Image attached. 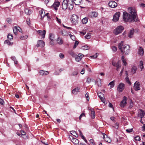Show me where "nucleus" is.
<instances>
[{"instance_id":"1","label":"nucleus","mask_w":145,"mask_h":145,"mask_svg":"<svg viewBox=\"0 0 145 145\" xmlns=\"http://www.w3.org/2000/svg\"><path fill=\"white\" fill-rule=\"evenodd\" d=\"M129 14L125 12L123 13V18L125 22H137L138 20V18L137 17V12L134 8L131 7L128 8Z\"/></svg>"},{"instance_id":"2","label":"nucleus","mask_w":145,"mask_h":145,"mask_svg":"<svg viewBox=\"0 0 145 145\" xmlns=\"http://www.w3.org/2000/svg\"><path fill=\"white\" fill-rule=\"evenodd\" d=\"M118 48L123 54L128 55L130 52V46L128 44L124 45L123 41L119 44Z\"/></svg>"},{"instance_id":"3","label":"nucleus","mask_w":145,"mask_h":145,"mask_svg":"<svg viewBox=\"0 0 145 145\" xmlns=\"http://www.w3.org/2000/svg\"><path fill=\"white\" fill-rule=\"evenodd\" d=\"M78 17L75 14L72 15L71 18V22L74 25L77 24L78 22Z\"/></svg>"},{"instance_id":"4","label":"nucleus","mask_w":145,"mask_h":145,"mask_svg":"<svg viewBox=\"0 0 145 145\" xmlns=\"http://www.w3.org/2000/svg\"><path fill=\"white\" fill-rule=\"evenodd\" d=\"M124 29L123 27L122 26H119L114 29V33L116 35H117L121 33Z\"/></svg>"},{"instance_id":"5","label":"nucleus","mask_w":145,"mask_h":145,"mask_svg":"<svg viewBox=\"0 0 145 145\" xmlns=\"http://www.w3.org/2000/svg\"><path fill=\"white\" fill-rule=\"evenodd\" d=\"M67 4L68 6V8L69 10H72L74 7V2L73 0H67Z\"/></svg>"},{"instance_id":"6","label":"nucleus","mask_w":145,"mask_h":145,"mask_svg":"<svg viewBox=\"0 0 145 145\" xmlns=\"http://www.w3.org/2000/svg\"><path fill=\"white\" fill-rule=\"evenodd\" d=\"M127 98L125 96H124L122 100L121 101L120 104V106L121 107L123 108L127 104Z\"/></svg>"},{"instance_id":"7","label":"nucleus","mask_w":145,"mask_h":145,"mask_svg":"<svg viewBox=\"0 0 145 145\" xmlns=\"http://www.w3.org/2000/svg\"><path fill=\"white\" fill-rule=\"evenodd\" d=\"M120 12H116L114 15L113 20L114 22L118 21L120 16Z\"/></svg>"},{"instance_id":"8","label":"nucleus","mask_w":145,"mask_h":145,"mask_svg":"<svg viewBox=\"0 0 145 145\" xmlns=\"http://www.w3.org/2000/svg\"><path fill=\"white\" fill-rule=\"evenodd\" d=\"M125 85L123 83H120L118 85L117 89L119 92H122L124 89Z\"/></svg>"},{"instance_id":"9","label":"nucleus","mask_w":145,"mask_h":145,"mask_svg":"<svg viewBox=\"0 0 145 145\" xmlns=\"http://www.w3.org/2000/svg\"><path fill=\"white\" fill-rule=\"evenodd\" d=\"M145 114V112L142 110H139L138 112V117H140L141 119L143 118Z\"/></svg>"},{"instance_id":"10","label":"nucleus","mask_w":145,"mask_h":145,"mask_svg":"<svg viewBox=\"0 0 145 145\" xmlns=\"http://www.w3.org/2000/svg\"><path fill=\"white\" fill-rule=\"evenodd\" d=\"M112 64L113 66L117 67L116 70L117 71H118L119 69L121 67L120 63V61H118L116 63L113 61H112Z\"/></svg>"},{"instance_id":"11","label":"nucleus","mask_w":145,"mask_h":145,"mask_svg":"<svg viewBox=\"0 0 145 145\" xmlns=\"http://www.w3.org/2000/svg\"><path fill=\"white\" fill-rule=\"evenodd\" d=\"M62 8L63 10H65L68 6L67 4V0H64L62 3Z\"/></svg>"},{"instance_id":"12","label":"nucleus","mask_w":145,"mask_h":145,"mask_svg":"<svg viewBox=\"0 0 145 145\" xmlns=\"http://www.w3.org/2000/svg\"><path fill=\"white\" fill-rule=\"evenodd\" d=\"M13 31L14 33L16 35L17 34V33L19 31L20 32H22V29L19 27L15 26L13 27Z\"/></svg>"},{"instance_id":"13","label":"nucleus","mask_w":145,"mask_h":145,"mask_svg":"<svg viewBox=\"0 0 145 145\" xmlns=\"http://www.w3.org/2000/svg\"><path fill=\"white\" fill-rule=\"evenodd\" d=\"M37 32L39 34L42 36V39H43L45 38L46 33V31L45 30H44L43 31L38 30L37 31Z\"/></svg>"},{"instance_id":"14","label":"nucleus","mask_w":145,"mask_h":145,"mask_svg":"<svg viewBox=\"0 0 145 145\" xmlns=\"http://www.w3.org/2000/svg\"><path fill=\"white\" fill-rule=\"evenodd\" d=\"M140 84L138 82L136 81L134 84V88L136 91L139 90L140 89Z\"/></svg>"},{"instance_id":"15","label":"nucleus","mask_w":145,"mask_h":145,"mask_svg":"<svg viewBox=\"0 0 145 145\" xmlns=\"http://www.w3.org/2000/svg\"><path fill=\"white\" fill-rule=\"evenodd\" d=\"M98 13L96 12H93L89 13V16L91 18H96L98 16Z\"/></svg>"},{"instance_id":"16","label":"nucleus","mask_w":145,"mask_h":145,"mask_svg":"<svg viewBox=\"0 0 145 145\" xmlns=\"http://www.w3.org/2000/svg\"><path fill=\"white\" fill-rule=\"evenodd\" d=\"M109 6L112 8H114L117 5V3L114 1H112L110 2L108 4Z\"/></svg>"},{"instance_id":"17","label":"nucleus","mask_w":145,"mask_h":145,"mask_svg":"<svg viewBox=\"0 0 145 145\" xmlns=\"http://www.w3.org/2000/svg\"><path fill=\"white\" fill-rule=\"evenodd\" d=\"M59 2L58 1H55L52 6V7H54L56 10H57V8L59 7Z\"/></svg>"},{"instance_id":"18","label":"nucleus","mask_w":145,"mask_h":145,"mask_svg":"<svg viewBox=\"0 0 145 145\" xmlns=\"http://www.w3.org/2000/svg\"><path fill=\"white\" fill-rule=\"evenodd\" d=\"M103 135L104 139L105 141L108 143H110L111 142V139H110V138L108 137L106 135L105 133H104L103 134Z\"/></svg>"},{"instance_id":"19","label":"nucleus","mask_w":145,"mask_h":145,"mask_svg":"<svg viewBox=\"0 0 145 145\" xmlns=\"http://www.w3.org/2000/svg\"><path fill=\"white\" fill-rule=\"evenodd\" d=\"M98 96L99 97L101 101L104 103H105V100L104 99V95L100 92L97 93Z\"/></svg>"},{"instance_id":"20","label":"nucleus","mask_w":145,"mask_h":145,"mask_svg":"<svg viewBox=\"0 0 145 145\" xmlns=\"http://www.w3.org/2000/svg\"><path fill=\"white\" fill-rule=\"evenodd\" d=\"M83 57V55L81 54H79L75 58V60L79 62L81 60Z\"/></svg>"},{"instance_id":"21","label":"nucleus","mask_w":145,"mask_h":145,"mask_svg":"<svg viewBox=\"0 0 145 145\" xmlns=\"http://www.w3.org/2000/svg\"><path fill=\"white\" fill-rule=\"evenodd\" d=\"M39 74L42 76H45L48 75L49 73L48 71H45L40 70L39 72Z\"/></svg>"},{"instance_id":"22","label":"nucleus","mask_w":145,"mask_h":145,"mask_svg":"<svg viewBox=\"0 0 145 145\" xmlns=\"http://www.w3.org/2000/svg\"><path fill=\"white\" fill-rule=\"evenodd\" d=\"M57 43L59 45H61L63 42V40L62 38L58 37L56 40Z\"/></svg>"},{"instance_id":"23","label":"nucleus","mask_w":145,"mask_h":145,"mask_svg":"<svg viewBox=\"0 0 145 145\" xmlns=\"http://www.w3.org/2000/svg\"><path fill=\"white\" fill-rule=\"evenodd\" d=\"M45 45L44 42L42 40H40L38 41L37 43V46H40L42 47H44Z\"/></svg>"},{"instance_id":"24","label":"nucleus","mask_w":145,"mask_h":145,"mask_svg":"<svg viewBox=\"0 0 145 145\" xmlns=\"http://www.w3.org/2000/svg\"><path fill=\"white\" fill-rule=\"evenodd\" d=\"M71 141L75 145H78V140L76 138H72Z\"/></svg>"},{"instance_id":"25","label":"nucleus","mask_w":145,"mask_h":145,"mask_svg":"<svg viewBox=\"0 0 145 145\" xmlns=\"http://www.w3.org/2000/svg\"><path fill=\"white\" fill-rule=\"evenodd\" d=\"M80 92V89L78 88H76L75 89H73L72 91V92L73 94L76 95L77 94L78 92Z\"/></svg>"},{"instance_id":"26","label":"nucleus","mask_w":145,"mask_h":145,"mask_svg":"<svg viewBox=\"0 0 145 145\" xmlns=\"http://www.w3.org/2000/svg\"><path fill=\"white\" fill-rule=\"evenodd\" d=\"M125 72L126 76H127L125 78L126 81L128 84H129V85H131V83L130 81V80L129 79V78L127 77L128 74L127 71H126Z\"/></svg>"},{"instance_id":"27","label":"nucleus","mask_w":145,"mask_h":145,"mask_svg":"<svg viewBox=\"0 0 145 145\" xmlns=\"http://www.w3.org/2000/svg\"><path fill=\"white\" fill-rule=\"evenodd\" d=\"M144 53V52L143 49L142 47H140L139 49L138 52V54L142 56L143 55Z\"/></svg>"},{"instance_id":"28","label":"nucleus","mask_w":145,"mask_h":145,"mask_svg":"<svg viewBox=\"0 0 145 145\" xmlns=\"http://www.w3.org/2000/svg\"><path fill=\"white\" fill-rule=\"evenodd\" d=\"M96 83L99 87H101V81L100 79L97 78L96 80Z\"/></svg>"},{"instance_id":"29","label":"nucleus","mask_w":145,"mask_h":145,"mask_svg":"<svg viewBox=\"0 0 145 145\" xmlns=\"http://www.w3.org/2000/svg\"><path fill=\"white\" fill-rule=\"evenodd\" d=\"M82 1V0H73L74 3L76 5H79Z\"/></svg>"},{"instance_id":"30","label":"nucleus","mask_w":145,"mask_h":145,"mask_svg":"<svg viewBox=\"0 0 145 145\" xmlns=\"http://www.w3.org/2000/svg\"><path fill=\"white\" fill-rule=\"evenodd\" d=\"M88 20V18L86 17L83 18L82 20V23L83 24H86L87 23Z\"/></svg>"},{"instance_id":"31","label":"nucleus","mask_w":145,"mask_h":145,"mask_svg":"<svg viewBox=\"0 0 145 145\" xmlns=\"http://www.w3.org/2000/svg\"><path fill=\"white\" fill-rule=\"evenodd\" d=\"M137 69V68L135 66H133L131 69V72L133 74H135L136 72V71Z\"/></svg>"},{"instance_id":"32","label":"nucleus","mask_w":145,"mask_h":145,"mask_svg":"<svg viewBox=\"0 0 145 145\" xmlns=\"http://www.w3.org/2000/svg\"><path fill=\"white\" fill-rule=\"evenodd\" d=\"M134 33V30L132 29L130 30V32L128 34V37L130 38L132 37V36Z\"/></svg>"},{"instance_id":"33","label":"nucleus","mask_w":145,"mask_h":145,"mask_svg":"<svg viewBox=\"0 0 145 145\" xmlns=\"http://www.w3.org/2000/svg\"><path fill=\"white\" fill-rule=\"evenodd\" d=\"M121 60L122 61V62L123 63V65L126 66L127 65V63L126 62V60L125 59L124 57V56H122L121 57Z\"/></svg>"},{"instance_id":"34","label":"nucleus","mask_w":145,"mask_h":145,"mask_svg":"<svg viewBox=\"0 0 145 145\" xmlns=\"http://www.w3.org/2000/svg\"><path fill=\"white\" fill-rule=\"evenodd\" d=\"M91 116L93 119H94L95 117V113L94 110L92 109L91 112Z\"/></svg>"},{"instance_id":"35","label":"nucleus","mask_w":145,"mask_h":145,"mask_svg":"<svg viewBox=\"0 0 145 145\" xmlns=\"http://www.w3.org/2000/svg\"><path fill=\"white\" fill-rule=\"evenodd\" d=\"M70 133L71 134L73 135L76 137H78V135L77 134L76 132L75 131H70Z\"/></svg>"},{"instance_id":"36","label":"nucleus","mask_w":145,"mask_h":145,"mask_svg":"<svg viewBox=\"0 0 145 145\" xmlns=\"http://www.w3.org/2000/svg\"><path fill=\"white\" fill-rule=\"evenodd\" d=\"M114 83H115V81H114V80H113V81L110 82L109 83L108 85L110 86V89L112 88L114 86Z\"/></svg>"},{"instance_id":"37","label":"nucleus","mask_w":145,"mask_h":145,"mask_svg":"<svg viewBox=\"0 0 145 145\" xmlns=\"http://www.w3.org/2000/svg\"><path fill=\"white\" fill-rule=\"evenodd\" d=\"M49 37L50 39V40H54V35L52 33H50L49 34Z\"/></svg>"},{"instance_id":"38","label":"nucleus","mask_w":145,"mask_h":145,"mask_svg":"<svg viewBox=\"0 0 145 145\" xmlns=\"http://www.w3.org/2000/svg\"><path fill=\"white\" fill-rule=\"evenodd\" d=\"M69 53L72 57H74L76 56V55L74 52L72 50L69 51Z\"/></svg>"},{"instance_id":"39","label":"nucleus","mask_w":145,"mask_h":145,"mask_svg":"<svg viewBox=\"0 0 145 145\" xmlns=\"http://www.w3.org/2000/svg\"><path fill=\"white\" fill-rule=\"evenodd\" d=\"M11 59L14 61L15 64H18V61L16 60V57L14 56H11Z\"/></svg>"},{"instance_id":"40","label":"nucleus","mask_w":145,"mask_h":145,"mask_svg":"<svg viewBox=\"0 0 145 145\" xmlns=\"http://www.w3.org/2000/svg\"><path fill=\"white\" fill-rule=\"evenodd\" d=\"M61 34L63 36H65L68 35L67 32L65 30H63L61 31Z\"/></svg>"},{"instance_id":"41","label":"nucleus","mask_w":145,"mask_h":145,"mask_svg":"<svg viewBox=\"0 0 145 145\" xmlns=\"http://www.w3.org/2000/svg\"><path fill=\"white\" fill-rule=\"evenodd\" d=\"M4 43L5 44H7L8 45H12V44L13 43L10 41L9 40H6L4 42Z\"/></svg>"},{"instance_id":"42","label":"nucleus","mask_w":145,"mask_h":145,"mask_svg":"<svg viewBox=\"0 0 145 145\" xmlns=\"http://www.w3.org/2000/svg\"><path fill=\"white\" fill-rule=\"evenodd\" d=\"M39 13L40 14V15L41 16V18L42 19H43L44 16V15H45V14H43V11L42 10H41L39 11Z\"/></svg>"},{"instance_id":"43","label":"nucleus","mask_w":145,"mask_h":145,"mask_svg":"<svg viewBox=\"0 0 145 145\" xmlns=\"http://www.w3.org/2000/svg\"><path fill=\"white\" fill-rule=\"evenodd\" d=\"M139 67L141 69V70L144 68L143 66V62L142 61H140Z\"/></svg>"},{"instance_id":"44","label":"nucleus","mask_w":145,"mask_h":145,"mask_svg":"<svg viewBox=\"0 0 145 145\" xmlns=\"http://www.w3.org/2000/svg\"><path fill=\"white\" fill-rule=\"evenodd\" d=\"M91 33H88L85 36V37L87 39H89L90 38Z\"/></svg>"},{"instance_id":"45","label":"nucleus","mask_w":145,"mask_h":145,"mask_svg":"<svg viewBox=\"0 0 145 145\" xmlns=\"http://www.w3.org/2000/svg\"><path fill=\"white\" fill-rule=\"evenodd\" d=\"M90 47L86 45L82 47V49L83 50H87L89 49Z\"/></svg>"},{"instance_id":"46","label":"nucleus","mask_w":145,"mask_h":145,"mask_svg":"<svg viewBox=\"0 0 145 145\" xmlns=\"http://www.w3.org/2000/svg\"><path fill=\"white\" fill-rule=\"evenodd\" d=\"M113 127L116 129H118L119 127V124L118 123H115Z\"/></svg>"},{"instance_id":"47","label":"nucleus","mask_w":145,"mask_h":145,"mask_svg":"<svg viewBox=\"0 0 145 145\" xmlns=\"http://www.w3.org/2000/svg\"><path fill=\"white\" fill-rule=\"evenodd\" d=\"M28 37V36L27 35L22 36L20 37V38L21 40H24L27 39Z\"/></svg>"},{"instance_id":"48","label":"nucleus","mask_w":145,"mask_h":145,"mask_svg":"<svg viewBox=\"0 0 145 145\" xmlns=\"http://www.w3.org/2000/svg\"><path fill=\"white\" fill-rule=\"evenodd\" d=\"M7 37L8 39L11 40V39H12L13 38V36L12 35L10 34H9L8 35Z\"/></svg>"},{"instance_id":"49","label":"nucleus","mask_w":145,"mask_h":145,"mask_svg":"<svg viewBox=\"0 0 145 145\" xmlns=\"http://www.w3.org/2000/svg\"><path fill=\"white\" fill-rule=\"evenodd\" d=\"M89 94L88 92H87L85 95L86 97V98L87 100L88 101H89Z\"/></svg>"},{"instance_id":"50","label":"nucleus","mask_w":145,"mask_h":145,"mask_svg":"<svg viewBox=\"0 0 145 145\" xmlns=\"http://www.w3.org/2000/svg\"><path fill=\"white\" fill-rule=\"evenodd\" d=\"M69 35L70 36V38L73 40H75V37L74 35H72L71 34H69Z\"/></svg>"},{"instance_id":"51","label":"nucleus","mask_w":145,"mask_h":145,"mask_svg":"<svg viewBox=\"0 0 145 145\" xmlns=\"http://www.w3.org/2000/svg\"><path fill=\"white\" fill-rule=\"evenodd\" d=\"M134 139L136 141H139L140 140V137L138 136H137L135 137L134 138Z\"/></svg>"},{"instance_id":"52","label":"nucleus","mask_w":145,"mask_h":145,"mask_svg":"<svg viewBox=\"0 0 145 145\" xmlns=\"http://www.w3.org/2000/svg\"><path fill=\"white\" fill-rule=\"evenodd\" d=\"M56 21L59 24H60L61 23V21L60 19L58 18L57 17H56Z\"/></svg>"},{"instance_id":"53","label":"nucleus","mask_w":145,"mask_h":145,"mask_svg":"<svg viewBox=\"0 0 145 145\" xmlns=\"http://www.w3.org/2000/svg\"><path fill=\"white\" fill-rule=\"evenodd\" d=\"M79 43L78 42V41L76 40L75 41V43L74 44V45L73 46V48H76V47L77 46Z\"/></svg>"},{"instance_id":"54","label":"nucleus","mask_w":145,"mask_h":145,"mask_svg":"<svg viewBox=\"0 0 145 145\" xmlns=\"http://www.w3.org/2000/svg\"><path fill=\"white\" fill-rule=\"evenodd\" d=\"M78 72L77 71H74L71 74V76H75L77 75Z\"/></svg>"},{"instance_id":"55","label":"nucleus","mask_w":145,"mask_h":145,"mask_svg":"<svg viewBox=\"0 0 145 145\" xmlns=\"http://www.w3.org/2000/svg\"><path fill=\"white\" fill-rule=\"evenodd\" d=\"M97 53H96L95 55H94L92 56H91L90 57H91V58H92L93 59L96 58L98 56V55H97Z\"/></svg>"},{"instance_id":"56","label":"nucleus","mask_w":145,"mask_h":145,"mask_svg":"<svg viewBox=\"0 0 145 145\" xmlns=\"http://www.w3.org/2000/svg\"><path fill=\"white\" fill-rule=\"evenodd\" d=\"M112 51L114 52H115L117 51V48L114 46H113L112 47Z\"/></svg>"},{"instance_id":"57","label":"nucleus","mask_w":145,"mask_h":145,"mask_svg":"<svg viewBox=\"0 0 145 145\" xmlns=\"http://www.w3.org/2000/svg\"><path fill=\"white\" fill-rule=\"evenodd\" d=\"M85 116V114L84 113H82V114H81V115H80V117H79V120H81V118L83 117V116Z\"/></svg>"},{"instance_id":"58","label":"nucleus","mask_w":145,"mask_h":145,"mask_svg":"<svg viewBox=\"0 0 145 145\" xmlns=\"http://www.w3.org/2000/svg\"><path fill=\"white\" fill-rule=\"evenodd\" d=\"M91 79L90 78H88L86 80V82L88 83L89 84L91 82Z\"/></svg>"},{"instance_id":"59","label":"nucleus","mask_w":145,"mask_h":145,"mask_svg":"<svg viewBox=\"0 0 145 145\" xmlns=\"http://www.w3.org/2000/svg\"><path fill=\"white\" fill-rule=\"evenodd\" d=\"M89 142L90 143L93 145H95V143L94 142V141L93 139H91L89 140Z\"/></svg>"},{"instance_id":"60","label":"nucleus","mask_w":145,"mask_h":145,"mask_svg":"<svg viewBox=\"0 0 145 145\" xmlns=\"http://www.w3.org/2000/svg\"><path fill=\"white\" fill-rule=\"evenodd\" d=\"M59 57L61 59H63L64 57V54L62 53H60L59 54Z\"/></svg>"},{"instance_id":"61","label":"nucleus","mask_w":145,"mask_h":145,"mask_svg":"<svg viewBox=\"0 0 145 145\" xmlns=\"http://www.w3.org/2000/svg\"><path fill=\"white\" fill-rule=\"evenodd\" d=\"M133 129H127L126 130V131L129 133H130L133 131Z\"/></svg>"},{"instance_id":"62","label":"nucleus","mask_w":145,"mask_h":145,"mask_svg":"<svg viewBox=\"0 0 145 145\" xmlns=\"http://www.w3.org/2000/svg\"><path fill=\"white\" fill-rule=\"evenodd\" d=\"M21 136H22L23 135H24L26 134V133L23 130H22L21 131Z\"/></svg>"},{"instance_id":"63","label":"nucleus","mask_w":145,"mask_h":145,"mask_svg":"<svg viewBox=\"0 0 145 145\" xmlns=\"http://www.w3.org/2000/svg\"><path fill=\"white\" fill-rule=\"evenodd\" d=\"M4 101L3 99H0V104L3 105L4 104Z\"/></svg>"},{"instance_id":"64","label":"nucleus","mask_w":145,"mask_h":145,"mask_svg":"<svg viewBox=\"0 0 145 145\" xmlns=\"http://www.w3.org/2000/svg\"><path fill=\"white\" fill-rule=\"evenodd\" d=\"M11 20L10 18H7V22L9 23H11Z\"/></svg>"}]
</instances>
